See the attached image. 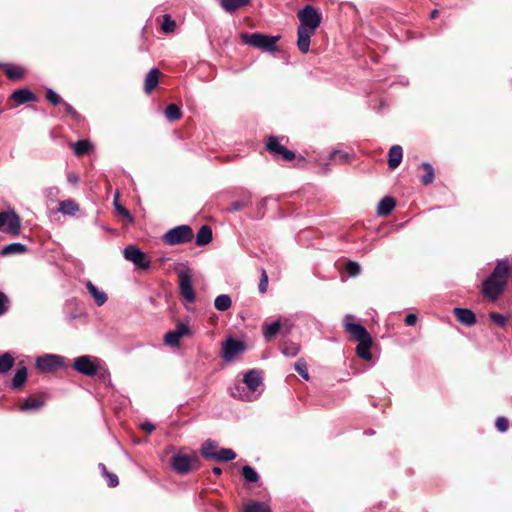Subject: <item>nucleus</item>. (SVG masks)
<instances>
[{
  "instance_id": "b1692460",
  "label": "nucleus",
  "mask_w": 512,
  "mask_h": 512,
  "mask_svg": "<svg viewBox=\"0 0 512 512\" xmlns=\"http://www.w3.org/2000/svg\"><path fill=\"white\" fill-rule=\"evenodd\" d=\"M395 207V201L392 197L382 198L377 207V213L380 216H388Z\"/></svg>"
},
{
  "instance_id": "e433bc0d",
  "label": "nucleus",
  "mask_w": 512,
  "mask_h": 512,
  "mask_svg": "<svg viewBox=\"0 0 512 512\" xmlns=\"http://www.w3.org/2000/svg\"><path fill=\"white\" fill-rule=\"evenodd\" d=\"M14 364V359L9 353L0 356V373H6Z\"/></svg>"
},
{
  "instance_id": "f257e3e1",
  "label": "nucleus",
  "mask_w": 512,
  "mask_h": 512,
  "mask_svg": "<svg viewBox=\"0 0 512 512\" xmlns=\"http://www.w3.org/2000/svg\"><path fill=\"white\" fill-rule=\"evenodd\" d=\"M299 26L297 29L298 49L306 54L310 49L311 37L321 24L322 15L312 5H306L297 12Z\"/></svg>"
},
{
  "instance_id": "dca6fc26",
  "label": "nucleus",
  "mask_w": 512,
  "mask_h": 512,
  "mask_svg": "<svg viewBox=\"0 0 512 512\" xmlns=\"http://www.w3.org/2000/svg\"><path fill=\"white\" fill-rule=\"evenodd\" d=\"M403 158V150L399 145H393L388 152V166L390 169H396Z\"/></svg>"
},
{
  "instance_id": "c9c22d12",
  "label": "nucleus",
  "mask_w": 512,
  "mask_h": 512,
  "mask_svg": "<svg viewBox=\"0 0 512 512\" xmlns=\"http://www.w3.org/2000/svg\"><path fill=\"white\" fill-rule=\"evenodd\" d=\"M165 116L166 118L173 122L181 118L182 113L180 108L175 104H170L165 110Z\"/></svg>"
},
{
  "instance_id": "c03bdc74",
  "label": "nucleus",
  "mask_w": 512,
  "mask_h": 512,
  "mask_svg": "<svg viewBox=\"0 0 512 512\" xmlns=\"http://www.w3.org/2000/svg\"><path fill=\"white\" fill-rule=\"evenodd\" d=\"M174 331L178 334V336H180V338L191 334V329L188 323L185 322H178Z\"/></svg>"
},
{
  "instance_id": "f704fd0d",
  "label": "nucleus",
  "mask_w": 512,
  "mask_h": 512,
  "mask_svg": "<svg viewBox=\"0 0 512 512\" xmlns=\"http://www.w3.org/2000/svg\"><path fill=\"white\" fill-rule=\"evenodd\" d=\"M299 350V345L294 342H283L281 345V352L287 357H295Z\"/></svg>"
},
{
  "instance_id": "39448f33",
  "label": "nucleus",
  "mask_w": 512,
  "mask_h": 512,
  "mask_svg": "<svg viewBox=\"0 0 512 512\" xmlns=\"http://www.w3.org/2000/svg\"><path fill=\"white\" fill-rule=\"evenodd\" d=\"M241 41L249 46L261 49L265 52H276L278 51L276 43L280 39V36H269L259 32L256 33H242L240 35Z\"/></svg>"
},
{
  "instance_id": "bb28decb",
  "label": "nucleus",
  "mask_w": 512,
  "mask_h": 512,
  "mask_svg": "<svg viewBox=\"0 0 512 512\" xmlns=\"http://www.w3.org/2000/svg\"><path fill=\"white\" fill-rule=\"evenodd\" d=\"M27 251V247L22 243H12L3 247L1 251L2 256L11 254H22Z\"/></svg>"
},
{
  "instance_id": "37998d69",
  "label": "nucleus",
  "mask_w": 512,
  "mask_h": 512,
  "mask_svg": "<svg viewBox=\"0 0 512 512\" xmlns=\"http://www.w3.org/2000/svg\"><path fill=\"white\" fill-rule=\"evenodd\" d=\"M174 331L178 334V336H180V338L191 334V329L188 323L185 322H178Z\"/></svg>"
},
{
  "instance_id": "5fc2aeb1",
  "label": "nucleus",
  "mask_w": 512,
  "mask_h": 512,
  "mask_svg": "<svg viewBox=\"0 0 512 512\" xmlns=\"http://www.w3.org/2000/svg\"><path fill=\"white\" fill-rule=\"evenodd\" d=\"M490 319L498 326H504L506 323V317L502 314L491 313Z\"/></svg>"
},
{
  "instance_id": "864d4df0",
  "label": "nucleus",
  "mask_w": 512,
  "mask_h": 512,
  "mask_svg": "<svg viewBox=\"0 0 512 512\" xmlns=\"http://www.w3.org/2000/svg\"><path fill=\"white\" fill-rule=\"evenodd\" d=\"M61 104L63 105L64 111L66 114L70 115L74 119L79 118L78 112L72 107V105H70L69 103H67L65 101H63Z\"/></svg>"
},
{
  "instance_id": "6e6552de",
  "label": "nucleus",
  "mask_w": 512,
  "mask_h": 512,
  "mask_svg": "<svg viewBox=\"0 0 512 512\" xmlns=\"http://www.w3.org/2000/svg\"><path fill=\"white\" fill-rule=\"evenodd\" d=\"M123 254L127 261L132 262L140 270H146L150 267V259L135 245L126 246Z\"/></svg>"
},
{
  "instance_id": "de8ad7c7",
  "label": "nucleus",
  "mask_w": 512,
  "mask_h": 512,
  "mask_svg": "<svg viewBox=\"0 0 512 512\" xmlns=\"http://www.w3.org/2000/svg\"><path fill=\"white\" fill-rule=\"evenodd\" d=\"M46 98L53 105H58L63 102L61 97L52 89H47Z\"/></svg>"
},
{
  "instance_id": "423d86ee",
  "label": "nucleus",
  "mask_w": 512,
  "mask_h": 512,
  "mask_svg": "<svg viewBox=\"0 0 512 512\" xmlns=\"http://www.w3.org/2000/svg\"><path fill=\"white\" fill-rule=\"evenodd\" d=\"M193 237V230L190 226L179 225L165 232L162 239L168 245H178L190 242Z\"/></svg>"
},
{
  "instance_id": "7c9ffc66",
  "label": "nucleus",
  "mask_w": 512,
  "mask_h": 512,
  "mask_svg": "<svg viewBox=\"0 0 512 512\" xmlns=\"http://www.w3.org/2000/svg\"><path fill=\"white\" fill-rule=\"evenodd\" d=\"M236 458V453L230 448H222L216 452L213 460L228 462Z\"/></svg>"
},
{
  "instance_id": "9b49d317",
  "label": "nucleus",
  "mask_w": 512,
  "mask_h": 512,
  "mask_svg": "<svg viewBox=\"0 0 512 512\" xmlns=\"http://www.w3.org/2000/svg\"><path fill=\"white\" fill-rule=\"evenodd\" d=\"M179 277V289L183 298L193 303L196 299V295L192 285V277L188 270L182 269L178 271Z\"/></svg>"
},
{
  "instance_id": "bf43d9fd",
  "label": "nucleus",
  "mask_w": 512,
  "mask_h": 512,
  "mask_svg": "<svg viewBox=\"0 0 512 512\" xmlns=\"http://www.w3.org/2000/svg\"><path fill=\"white\" fill-rule=\"evenodd\" d=\"M81 315V313H74V312H71V313H67V319L69 322H72L74 321L76 318H78L79 316Z\"/></svg>"
},
{
  "instance_id": "0eeeda50",
  "label": "nucleus",
  "mask_w": 512,
  "mask_h": 512,
  "mask_svg": "<svg viewBox=\"0 0 512 512\" xmlns=\"http://www.w3.org/2000/svg\"><path fill=\"white\" fill-rule=\"evenodd\" d=\"M21 230V221L14 211L0 212V231L18 236Z\"/></svg>"
},
{
  "instance_id": "4468645a",
  "label": "nucleus",
  "mask_w": 512,
  "mask_h": 512,
  "mask_svg": "<svg viewBox=\"0 0 512 512\" xmlns=\"http://www.w3.org/2000/svg\"><path fill=\"white\" fill-rule=\"evenodd\" d=\"M344 326L346 332L352 335L357 342L371 337L366 328L360 324L347 322L345 320Z\"/></svg>"
},
{
  "instance_id": "338daca9",
  "label": "nucleus",
  "mask_w": 512,
  "mask_h": 512,
  "mask_svg": "<svg viewBox=\"0 0 512 512\" xmlns=\"http://www.w3.org/2000/svg\"><path fill=\"white\" fill-rule=\"evenodd\" d=\"M73 304H76V300H70L67 302L66 305L69 306V305H73Z\"/></svg>"
},
{
  "instance_id": "603ef678",
  "label": "nucleus",
  "mask_w": 512,
  "mask_h": 512,
  "mask_svg": "<svg viewBox=\"0 0 512 512\" xmlns=\"http://www.w3.org/2000/svg\"><path fill=\"white\" fill-rule=\"evenodd\" d=\"M495 424L500 432H506L509 427L508 420L503 416L498 417Z\"/></svg>"
},
{
  "instance_id": "a19ab883",
  "label": "nucleus",
  "mask_w": 512,
  "mask_h": 512,
  "mask_svg": "<svg viewBox=\"0 0 512 512\" xmlns=\"http://www.w3.org/2000/svg\"><path fill=\"white\" fill-rule=\"evenodd\" d=\"M294 368L305 380L309 379L308 368L304 359H298Z\"/></svg>"
},
{
  "instance_id": "58836bf2",
  "label": "nucleus",
  "mask_w": 512,
  "mask_h": 512,
  "mask_svg": "<svg viewBox=\"0 0 512 512\" xmlns=\"http://www.w3.org/2000/svg\"><path fill=\"white\" fill-rule=\"evenodd\" d=\"M242 475L244 479L248 482H257L259 479V475L256 472V470L249 465L243 466Z\"/></svg>"
},
{
  "instance_id": "6ab92c4d",
  "label": "nucleus",
  "mask_w": 512,
  "mask_h": 512,
  "mask_svg": "<svg viewBox=\"0 0 512 512\" xmlns=\"http://www.w3.org/2000/svg\"><path fill=\"white\" fill-rule=\"evenodd\" d=\"M371 346H372V338H367L365 340H362V341H358V345H357V348H356V353L357 355L366 360V361H370L372 359V354H371Z\"/></svg>"
},
{
  "instance_id": "052dcab7",
  "label": "nucleus",
  "mask_w": 512,
  "mask_h": 512,
  "mask_svg": "<svg viewBox=\"0 0 512 512\" xmlns=\"http://www.w3.org/2000/svg\"><path fill=\"white\" fill-rule=\"evenodd\" d=\"M58 193V188L57 187H50L47 189V194L52 196L54 194H57Z\"/></svg>"
},
{
  "instance_id": "9d476101",
  "label": "nucleus",
  "mask_w": 512,
  "mask_h": 512,
  "mask_svg": "<svg viewBox=\"0 0 512 512\" xmlns=\"http://www.w3.org/2000/svg\"><path fill=\"white\" fill-rule=\"evenodd\" d=\"M64 364V358L56 354H46L36 359V368L41 372H53L64 367Z\"/></svg>"
},
{
  "instance_id": "ea45409f",
  "label": "nucleus",
  "mask_w": 512,
  "mask_h": 512,
  "mask_svg": "<svg viewBox=\"0 0 512 512\" xmlns=\"http://www.w3.org/2000/svg\"><path fill=\"white\" fill-rule=\"evenodd\" d=\"M180 339V336L174 330L168 331L164 336L165 344L171 347H178Z\"/></svg>"
},
{
  "instance_id": "0e129e2a",
  "label": "nucleus",
  "mask_w": 512,
  "mask_h": 512,
  "mask_svg": "<svg viewBox=\"0 0 512 512\" xmlns=\"http://www.w3.org/2000/svg\"><path fill=\"white\" fill-rule=\"evenodd\" d=\"M212 471H213V473H214V474H216V475H220V474L222 473V470H221V468H219V467H214V468L212 469Z\"/></svg>"
},
{
  "instance_id": "4d7b16f0",
  "label": "nucleus",
  "mask_w": 512,
  "mask_h": 512,
  "mask_svg": "<svg viewBox=\"0 0 512 512\" xmlns=\"http://www.w3.org/2000/svg\"><path fill=\"white\" fill-rule=\"evenodd\" d=\"M404 321H405V324H406L407 326H413V325H415V324H416V322H417V316H416V314H414V313H409V314H407V315H406V317H405V320H404Z\"/></svg>"
},
{
  "instance_id": "c756f323",
  "label": "nucleus",
  "mask_w": 512,
  "mask_h": 512,
  "mask_svg": "<svg viewBox=\"0 0 512 512\" xmlns=\"http://www.w3.org/2000/svg\"><path fill=\"white\" fill-rule=\"evenodd\" d=\"M6 76L11 80H17L24 76V70L16 65H4Z\"/></svg>"
},
{
  "instance_id": "09e8293b",
  "label": "nucleus",
  "mask_w": 512,
  "mask_h": 512,
  "mask_svg": "<svg viewBox=\"0 0 512 512\" xmlns=\"http://www.w3.org/2000/svg\"><path fill=\"white\" fill-rule=\"evenodd\" d=\"M10 307V302L8 297L0 291V316L4 315Z\"/></svg>"
},
{
  "instance_id": "c85d7f7f",
  "label": "nucleus",
  "mask_w": 512,
  "mask_h": 512,
  "mask_svg": "<svg viewBox=\"0 0 512 512\" xmlns=\"http://www.w3.org/2000/svg\"><path fill=\"white\" fill-rule=\"evenodd\" d=\"M26 379L27 369L25 367L17 369L11 382L12 388L19 389L25 383Z\"/></svg>"
},
{
  "instance_id": "f3484780",
  "label": "nucleus",
  "mask_w": 512,
  "mask_h": 512,
  "mask_svg": "<svg viewBox=\"0 0 512 512\" xmlns=\"http://www.w3.org/2000/svg\"><path fill=\"white\" fill-rule=\"evenodd\" d=\"M160 70L158 68H152L149 70L145 77L144 90L146 93H151L152 90L159 83Z\"/></svg>"
},
{
  "instance_id": "72a5a7b5",
  "label": "nucleus",
  "mask_w": 512,
  "mask_h": 512,
  "mask_svg": "<svg viewBox=\"0 0 512 512\" xmlns=\"http://www.w3.org/2000/svg\"><path fill=\"white\" fill-rule=\"evenodd\" d=\"M217 444L211 440H207L201 448V454L204 458L213 459L216 454Z\"/></svg>"
},
{
  "instance_id": "cd10ccee",
  "label": "nucleus",
  "mask_w": 512,
  "mask_h": 512,
  "mask_svg": "<svg viewBox=\"0 0 512 512\" xmlns=\"http://www.w3.org/2000/svg\"><path fill=\"white\" fill-rule=\"evenodd\" d=\"M232 305L230 296L222 294L216 297L214 307L221 312L227 311Z\"/></svg>"
},
{
  "instance_id": "7ed1b4c3",
  "label": "nucleus",
  "mask_w": 512,
  "mask_h": 512,
  "mask_svg": "<svg viewBox=\"0 0 512 512\" xmlns=\"http://www.w3.org/2000/svg\"><path fill=\"white\" fill-rule=\"evenodd\" d=\"M262 386L261 373L256 369H251L244 375L242 383H237L230 389V393L234 398L251 402L261 395Z\"/></svg>"
},
{
  "instance_id": "aec40b11",
  "label": "nucleus",
  "mask_w": 512,
  "mask_h": 512,
  "mask_svg": "<svg viewBox=\"0 0 512 512\" xmlns=\"http://www.w3.org/2000/svg\"><path fill=\"white\" fill-rule=\"evenodd\" d=\"M212 241V229L208 225H202L196 235V245L204 246Z\"/></svg>"
},
{
  "instance_id": "4be33fe9",
  "label": "nucleus",
  "mask_w": 512,
  "mask_h": 512,
  "mask_svg": "<svg viewBox=\"0 0 512 512\" xmlns=\"http://www.w3.org/2000/svg\"><path fill=\"white\" fill-rule=\"evenodd\" d=\"M11 98L17 104H24L27 102L34 101L35 95L29 89H19V90H15L12 93Z\"/></svg>"
},
{
  "instance_id": "473e14b6",
  "label": "nucleus",
  "mask_w": 512,
  "mask_h": 512,
  "mask_svg": "<svg viewBox=\"0 0 512 512\" xmlns=\"http://www.w3.org/2000/svg\"><path fill=\"white\" fill-rule=\"evenodd\" d=\"M44 405L43 400L34 399V398H27L20 406L19 409L21 411H30V410H37L40 407Z\"/></svg>"
},
{
  "instance_id": "412c9836",
  "label": "nucleus",
  "mask_w": 512,
  "mask_h": 512,
  "mask_svg": "<svg viewBox=\"0 0 512 512\" xmlns=\"http://www.w3.org/2000/svg\"><path fill=\"white\" fill-rule=\"evenodd\" d=\"M250 0H220V6L227 13H234L249 4Z\"/></svg>"
},
{
  "instance_id": "393cba45",
  "label": "nucleus",
  "mask_w": 512,
  "mask_h": 512,
  "mask_svg": "<svg viewBox=\"0 0 512 512\" xmlns=\"http://www.w3.org/2000/svg\"><path fill=\"white\" fill-rule=\"evenodd\" d=\"M281 322L273 321L263 327V336L266 341H271L280 331Z\"/></svg>"
},
{
  "instance_id": "680f3d73",
  "label": "nucleus",
  "mask_w": 512,
  "mask_h": 512,
  "mask_svg": "<svg viewBox=\"0 0 512 512\" xmlns=\"http://www.w3.org/2000/svg\"><path fill=\"white\" fill-rule=\"evenodd\" d=\"M98 467H99V469L101 470V472H102L103 476H105V475L108 473V470H107L106 466H105L103 463H100V464L98 465Z\"/></svg>"
},
{
  "instance_id": "13d9d810",
  "label": "nucleus",
  "mask_w": 512,
  "mask_h": 512,
  "mask_svg": "<svg viewBox=\"0 0 512 512\" xmlns=\"http://www.w3.org/2000/svg\"><path fill=\"white\" fill-rule=\"evenodd\" d=\"M141 426L148 433H151V432H153L155 430L154 424H152L150 422H145Z\"/></svg>"
},
{
  "instance_id": "a18cd8bd",
  "label": "nucleus",
  "mask_w": 512,
  "mask_h": 512,
  "mask_svg": "<svg viewBox=\"0 0 512 512\" xmlns=\"http://www.w3.org/2000/svg\"><path fill=\"white\" fill-rule=\"evenodd\" d=\"M345 269H346V272L348 273V275L352 276V277L359 275L361 272L360 265L357 262H353V261H349L346 264Z\"/></svg>"
},
{
  "instance_id": "6e6d98bb",
  "label": "nucleus",
  "mask_w": 512,
  "mask_h": 512,
  "mask_svg": "<svg viewBox=\"0 0 512 512\" xmlns=\"http://www.w3.org/2000/svg\"><path fill=\"white\" fill-rule=\"evenodd\" d=\"M105 477L108 480V486L109 487H116L119 483L118 477L116 474L108 472Z\"/></svg>"
},
{
  "instance_id": "ddd939ff",
  "label": "nucleus",
  "mask_w": 512,
  "mask_h": 512,
  "mask_svg": "<svg viewBox=\"0 0 512 512\" xmlns=\"http://www.w3.org/2000/svg\"><path fill=\"white\" fill-rule=\"evenodd\" d=\"M196 459L195 455L178 453L172 458V468L179 474L188 473L192 468V462Z\"/></svg>"
},
{
  "instance_id": "69168bd1",
  "label": "nucleus",
  "mask_w": 512,
  "mask_h": 512,
  "mask_svg": "<svg viewBox=\"0 0 512 512\" xmlns=\"http://www.w3.org/2000/svg\"><path fill=\"white\" fill-rule=\"evenodd\" d=\"M437 15H438V10H433V11L431 12V18H436V17H437Z\"/></svg>"
},
{
  "instance_id": "49530a36",
  "label": "nucleus",
  "mask_w": 512,
  "mask_h": 512,
  "mask_svg": "<svg viewBox=\"0 0 512 512\" xmlns=\"http://www.w3.org/2000/svg\"><path fill=\"white\" fill-rule=\"evenodd\" d=\"M329 159L334 162L344 163L348 160V154L334 150L330 152Z\"/></svg>"
},
{
  "instance_id": "8fccbe9b",
  "label": "nucleus",
  "mask_w": 512,
  "mask_h": 512,
  "mask_svg": "<svg viewBox=\"0 0 512 512\" xmlns=\"http://www.w3.org/2000/svg\"><path fill=\"white\" fill-rule=\"evenodd\" d=\"M267 286H268V275L266 273V270L262 269L261 279H260V283H259V287H258L260 293H265L267 291Z\"/></svg>"
},
{
  "instance_id": "f8f14e48",
  "label": "nucleus",
  "mask_w": 512,
  "mask_h": 512,
  "mask_svg": "<svg viewBox=\"0 0 512 512\" xmlns=\"http://www.w3.org/2000/svg\"><path fill=\"white\" fill-rule=\"evenodd\" d=\"M266 148L274 156L280 157L285 161H291L295 158L294 152L281 145L279 139L275 136L268 138Z\"/></svg>"
},
{
  "instance_id": "79ce46f5",
  "label": "nucleus",
  "mask_w": 512,
  "mask_h": 512,
  "mask_svg": "<svg viewBox=\"0 0 512 512\" xmlns=\"http://www.w3.org/2000/svg\"><path fill=\"white\" fill-rule=\"evenodd\" d=\"M176 27V22L171 19L170 15L165 14L163 16L162 30L166 33L173 32Z\"/></svg>"
},
{
  "instance_id": "20e7f679",
  "label": "nucleus",
  "mask_w": 512,
  "mask_h": 512,
  "mask_svg": "<svg viewBox=\"0 0 512 512\" xmlns=\"http://www.w3.org/2000/svg\"><path fill=\"white\" fill-rule=\"evenodd\" d=\"M73 368L82 375L97 376L104 382L110 379V372L106 363L94 356L83 355L75 358Z\"/></svg>"
},
{
  "instance_id": "e2e57ef3",
  "label": "nucleus",
  "mask_w": 512,
  "mask_h": 512,
  "mask_svg": "<svg viewBox=\"0 0 512 512\" xmlns=\"http://www.w3.org/2000/svg\"><path fill=\"white\" fill-rule=\"evenodd\" d=\"M68 180L69 182L76 183L78 181V177L76 175H69Z\"/></svg>"
},
{
  "instance_id": "4c0bfd02",
  "label": "nucleus",
  "mask_w": 512,
  "mask_h": 512,
  "mask_svg": "<svg viewBox=\"0 0 512 512\" xmlns=\"http://www.w3.org/2000/svg\"><path fill=\"white\" fill-rule=\"evenodd\" d=\"M423 169L426 171L425 175L422 176L421 182L424 185L431 184L434 180V169L428 162L422 163Z\"/></svg>"
},
{
  "instance_id": "2f4dec72",
  "label": "nucleus",
  "mask_w": 512,
  "mask_h": 512,
  "mask_svg": "<svg viewBox=\"0 0 512 512\" xmlns=\"http://www.w3.org/2000/svg\"><path fill=\"white\" fill-rule=\"evenodd\" d=\"M243 512H271V509L264 502H250L244 506Z\"/></svg>"
},
{
  "instance_id": "a878e982",
  "label": "nucleus",
  "mask_w": 512,
  "mask_h": 512,
  "mask_svg": "<svg viewBox=\"0 0 512 512\" xmlns=\"http://www.w3.org/2000/svg\"><path fill=\"white\" fill-rule=\"evenodd\" d=\"M73 152L77 156L88 154L92 149V144L88 140H79L72 144Z\"/></svg>"
},
{
  "instance_id": "a211bd4d",
  "label": "nucleus",
  "mask_w": 512,
  "mask_h": 512,
  "mask_svg": "<svg viewBox=\"0 0 512 512\" xmlns=\"http://www.w3.org/2000/svg\"><path fill=\"white\" fill-rule=\"evenodd\" d=\"M86 288L88 292L91 294V296L94 298L95 303L97 306H102L106 303L108 297L107 294L98 289L91 281L86 282Z\"/></svg>"
},
{
  "instance_id": "774afa93",
  "label": "nucleus",
  "mask_w": 512,
  "mask_h": 512,
  "mask_svg": "<svg viewBox=\"0 0 512 512\" xmlns=\"http://www.w3.org/2000/svg\"><path fill=\"white\" fill-rule=\"evenodd\" d=\"M240 208L239 204L234 205L233 210H238Z\"/></svg>"
},
{
  "instance_id": "f03ea898",
  "label": "nucleus",
  "mask_w": 512,
  "mask_h": 512,
  "mask_svg": "<svg viewBox=\"0 0 512 512\" xmlns=\"http://www.w3.org/2000/svg\"><path fill=\"white\" fill-rule=\"evenodd\" d=\"M509 272V261L507 259L498 260L494 270L482 284V294L495 301L506 287Z\"/></svg>"
},
{
  "instance_id": "5701e85b",
  "label": "nucleus",
  "mask_w": 512,
  "mask_h": 512,
  "mask_svg": "<svg viewBox=\"0 0 512 512\" xmlns=\"http://www.w3.org/2000/svg\"><path fill=\"white\" fill-rule=\"evenodd\" d=\"M58 211L63 215L74 216L79 211V205L72 199L60 201Z\"/></svg>"
},
{
  "instance_id": "2eb2a0df",
  "label": "nucleus",
  "mask_w": 512,
  "mask_h": 512,
  "mask_svg": "<svg viewBox=\"0 0 512 512\" xmlns=\"http://www.w3.org/2000/svg\"><path fill=\"white\" fill-rule=\"evenodd\" d=\"M453 313L457 320L466 326H472L476 323L475 314L470 309L456 307Z\"/></svg>"
},
{
  "instance_id": "1a4fd4ad",
  "label": "nucleus",
  "mask_w": 512,
  "mask_h": 512,
  "mask_svg": "<svg viewBox=\"0 0 512 512\" xmlns=\"http://www.w3.org/2000/svg\"><path fill=\"white\" fill-rule=\"evenodd\" d=\"M245 350L244 342L228 337L222 343L221 356L226 362H232L239 354Z\"/></svg>"
},
{
  "instance_id": "3c124183",
  "label": "nucleus",
  "mask_w": 512,
  "mask_h": 512,
  "mask_svg": "<svg viewBox=\"0 0 512 512\" xmlns=\"http://www.w3.org/2000/svg\"><path fill=\"white\" fill-rule=\"evenodd\" d=\"M115 208L121 216L125 217L128 220L129 223H133L134 218L132 217L130 212L125 207L118 205L117 202L115 201Z\"/></svg>"
}]
</instances>
